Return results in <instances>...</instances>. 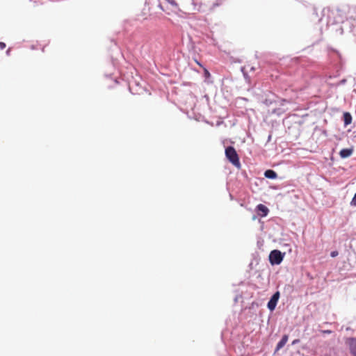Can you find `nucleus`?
Here are the masks:
<instances>
[{"mask_svg": "<svg viewBox=\"0 0 356 356\" xmlns=\"http://www.w3.org/2000/svg\"><path fill=\"white\" fill-rule=\"evenodd\" d=\"M331 257H335L338 255V252L337 251H333L331 252L330 254Z\"/></svg>", "mask_w": 356, "mask_h": 356, "instance_id": "nucleus-14", "label": "nucleus"}, {"mask_svg": "<svg viewBox=\"0 0 356 356\" xmlns=\"http://www.w3.org/2000/svg\"><path fill=\"white\" fill-rule=\"evenodd\" d=\"M197 64L199 65L200 67H202V65H201L200 63H199L198 61H196Z\"/></svg>", "mask_w": 356, "mask_h": 356, "instance_id": "nucleus-20", "label": "nucleus"}, {"mask_svg": "<svg viewBox=\"0 0 356 356\" xmlns=\"http://www.w3.org/2000/svg\"><path fill=\"white\" fill-rule=\"evenodd\" d=\"M225 155L226 157L229 159V161L236 167L239 168L241 164L239 161V158L238 154L235 149L229 146L225 149Z\"/></svg>", "mask_w": 356, "mask_h": 356, "instance_id": "nucleus-1", "label": "nucleus"}, {"mask_svg": "<svg viewBox=\"0 0 356 356\" xmlns=\"http://www.w3.org/2000/svg\"><path fill=\"white\" fill-rule=\"evenodd\" d=\"M223 0H216V1L211 6L210 10L211 11L214 10L216 7L221 6Z\"/></svg>", "mask_w": 356, "mask_h": 356, "instance_id": "nucleus-10", "label": "nucleus"}, {"mask_svg": "<svg viewBox=\"0 0 356 356\" xmlns=\"http://www.w3.org/2000/svg\"><path fill=\"white\" fill-rule=\"evenodd\" d=\"M284 254L280 250H274L269 254V261L272 265H278L281 264L284 259Z\"/></svg>", "mask_w": 356, "mask_h": 356, "instance_id": "nucleus-2", "label": "nucleus"}, {"mask_svg": "<svg viewBox=\"0 0 356 356\" xmlns=\"http://www.w3.org/2000/svg\"><path fill=\"white\" fill-rule=\"evenodd\" d=\"M10 49H8L6 51V54H7L8 55L10 54Z\"/></svg>", "mask_w": 356, "mask_h": 356, "instance_id": "nucleus-19", "label": "nucleus"}, {"mask_svg": "<svg viewBox=\"0 0 356 356\" xmlns=\"http://www.w3.org/2000/svg\"><path fill=\"white\" fill-rule=\"evenodd\" d=\"M255 68L254 67H250V71H254Z\"/></svg>", "mask_w": 356, "mask_h": 356, "instance_id": "nucleus-18", "label": "nucleus"}, {"mask_svg": "<svg viewBox=\"0 0 356 356\" xmlns=\"http://www.w3.org/2000/svg\"><path fill=\"white\" fill-rule=\"evenodd\" d=\"M257 211L258 213V215L261 217H265L268 215L269 212V209L267 207L262 204H259L257 206Z\"/></svg>", "mask_w": 356, "mask_h": 356, "instance_id": "nucleus-5", "label": "nucleus"}, {"mask_svg": "<svg viewBox=\"0 0 356 356\" xmlns=\"http://www.w3.org/2000/svg\"><path fill=\"white\" fill-rule=\"evenodd\" d=\"M353 152V149H342L339 152V155L343 159L348 158L352 155Z\"/></svg>", "mask_w": 356, "mask_h": 356, "instance_id": "nucleus-7", "label": "nucleus"}, {"mask_svg": "<svg viewBox=\"0 0 356 356\" xmlns=\"http://www.w3.org/2000/svg\"><path fill=\"white\" fill-rule=\"evenodd\" d=\"M299 342H300V339H297L292 341V344L294 345V344L298 343Z\"/></svg>", "mask_w": 356, "mask_h": 356, "instance_id": "nucleus-16", "label": "nucleus"}, {"mask_svg": "<svg viewBox=\"0 0 356 356\" xmlns=\"http://www.w3.org/2000/svg\"><path fill=\"white\" fill-rule=\"evenodd\" d=\"M323 332L330 334V333H331V331L330 330H325V331H323Z\"/></svg>", "mask_w": 356, "mask_h": 356, "instance_id": "nucleus-17", "label": "nucleus"}, {"mask_svg": "<svg viewBox=\"0 0 356 356\" xmlns=\"http://www.w3.org/2000/svg\"><path fill=\"white\" fill-rule=\"evenodd\" d=\"M346 343L349 346L350 352L353 356H356V338L351 337L346 340Z\"/></svg>", "mask_w": 356, "mask_h": 356, "instance_id": "nucleus-4", "label": "nucleus"}, {"mask_svg": "<svg viewBox=\"0 0 356 356\" xmlns=\"http://www.w3.org/2000/svg\"><path fill=\"white\" fill-rule=\"evenodd\" d=\"M350 204L351 207H356V193L354 195L353 199L351 200Z\"/></svg>", "mask_w": 356, "mask_h": 356, "instance_id": "nucleus-11", "label": "nucleus"}, {"mask_svg": "<svg viewBox=\"0 0 356 356\" xmlns=\"http://www.w3.org/2000/svg\"><path fill=\"white\" fill-rule=\"evenodd\" d=\"M343 121L345 126L350 124L352 122V116L350 113L345 112L343 113Z\"/></svg>", "mask_w": 356, "mask_h": 356, "instance_id": "nucleus-9", "label": "nucleus"}, {"mask_svg": "<svg viewBox=\"0 0 356 356\" xmlns=\"http://www.w3.org/2000/svg\"><path fill=\"white\" fill-rule=\"evenodd\" d=\"M288 339H289L288 335L287 334H284L282 337V339L277 344V346H276V348H275V353L277 352L279 350H280L281 348H282L284 346V345L288 341Z\"/></svg>", "mask_w": 356, "mask_h": 356, "instance_id": "nucleus-6", "label": "nucleus"}, {"mask_svg": "<svg viewBox=\"0 0 356 356\" xmlns=\"http://www.w3.org/2000/svg\"><path fill=\"white\" fill-rule=\"evenodd\" d=\"M279 298H280V293L278 291L276 292L275 293H274L273 296L271 297L270 300L268 302V308L270 311H273L275 309Z\"/></svg>", "mask_w": 356, "mask_h": 356, "instance_id": "nucleus-3", "label": "nucleus"}, {"mask_svg": "<svg viewBox=\"0 0 356 356\" xmlns=\"http://www.w3.org/2000/svg\"><path fill=\"white\" fill-rule=\"evenodd\" d=\"M264 175L266 178L272 179H275L277 177V173L273 170H266L264 172Z\"/></svg>", "mask_w": 356, "mask_h": 356, "instance_id": "nucleus-8", "label": "nucleus"}, {"mask_svg": "<svg viewBox=\"0 0 356 356\" xmlns=\"http://www.w3.org/2000/svg\"><path fill=\"white\" fill-rule=\"evenodd\" d=\"M6 48V44L3 42H0V49H3Z\"/></svg>", "mask_w": 356, "mask_h": 356, "instance_id": "nucleus-15", "label": "nucleus"}, {"mask_svg": "<svg viewBox=\"0 0 356 356\" xmlns=\"http://www.w3.org/2000/svg\"><path fill=\"white\" fill-rule=\"evenodd\" d=\"M204 72L205 76H207V77L210 76V73L206 68H204Z\"/></svg>", "mask_w": 356, "mask_h": 356, "instance_id": "nucleus-13", "label": "nucleus"}, {"mask_svg": "<svg viewBox=\"0 0 356 356\" xmlns=\"http://www.w3.org/2000/svg\"><path fill=\"white\" fill-rule=\"evenodd\" d=\"M241 70L243 73V75L245 76V79H247L248 77V74H247V72L245 71V67H243L241 68Z\"/></svg>", "mask_w": 356, "mask_h": 356, "instance_id": "nucleus-12", "label": "nucleus"}]
</instances>
